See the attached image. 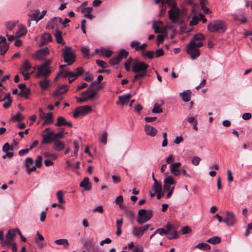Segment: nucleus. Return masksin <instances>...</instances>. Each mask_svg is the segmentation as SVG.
Returning a JSON list of instances; mask_svg holds the SVG:
<instances>
[{
    "label": "nucleus",
    "instance_id": "obj_1",
    "mask_svg": "<svg viewBox=\"0 0 252 252\" xmlns=\"http://www.w3.org/2000/svg\"><path fill=\"white\" fill-rule=\"evenodd\" d=\"M205 36L200 33L194 34L186 46L187 53L189 54L192 60L196 59L200 56L199 47L203 45L202 41L204 40Z\"/></svg>",
    "mask_w": 252,
    "mask_h": 252
},
{
    "label": "nucleus",
    "instance_id": "obj_2",
    "mask_svg": "<svg viewBox=\"0 0 252 252\" xmlns=\"http://www.w3.org/2000/svg\"><path fill=\"white\" fill-rule=\"evenodd\" d=\"M149 65L146 63L135 60L131 65L132 71L135 73L134 76L133 82L144 77L147 72Z\"/></svg>",
    "mask_w": 252,
    "mask_h": 252
},
{
    "label": "nucleus",
    "instance_id": "obj_3",
    "mask_svg": "<svg viewBox=\"0 0 252 252\" xmlns=\"http://www.w3.org/2000/svg\"><path fill=\"white\" fill-rule=\"evenodd\" d=\"M208 29L212 32L222 33L226 31L227 26L224 22L216 20L212 21L208 24Z\"/></svg>",
    "mask_w": 252,
    "mask_h": 252
},
{
    "label": "nucleus",
    "instance_id": "obj_4",
    "mask_svg": "<svg viewBox=\"0 0 252 252\" xmlns=\"http://www.w3.org/2000/svg\"><path fill=\"white\" fill-rule=\"evenodd\" d=\"M62 52L63 58V61L68 65H71L75 62L76 55L73 52L72 48L65 46L62 50Z\"/></svg>",
    "mask_w": 252,
    "mask_h": 252
},
{
    "label": "nucleus",
    "instance_id": "obj_5",
    "mask_svg": "<svg viewBox=\"0 0 252 252\" xmlns=\"http://www.w3.org/2000/svg\"><path fill=\"white\" fill-rule=\"evenodd\" d=\"M166 3L172 7L168 11L169 19L172 23H176L179 16V8L173 0H166Z\"/></svg>",
    "mask_w": 252,
    "mask_h": 252
},
{
    "label": "nucleus",
    "instance_id": "obj_6",
    "mask_svg": "<svg viewBox=\"0 0 252 252\" xmlns=\"http://www.w3.org/2000/svg\"><path fill=\"white\" fill-rule=\"evenodd\" d=\"M153 217V211L151 210H146L141 209L138 211L137 222L139 224H143L148 221Z\"/></svg>",
    "mask_w": 252,
    "mask_h": 252
},
{
    "label": "nucleus",
    "instance_id": "obj_7",
    "mask_svg": "<svg viewBox=\"0 0 252 252\" xmlns=\"http://www.w3.org/2000/svg\"><path fill=\"white\" fill-rule=\"evenodd\" d=\"M149 229H150L151 230H153L154 228L151 227V225L149 224L139 227H134L132 231V234L134 236L138 238H140Z\"/></svg>",
    "mask_w": 252,
    "mask_h": 252
},
{
    "label": "nucleus",
    "instance_id": "obj_8",
    "mask_svg": "<svg viewBox=\"0 0 252 252\" xmlns=\"http://www.w3.org/2000/svg\"><path fill=\"white\" fill-rule=\"evenodd\" d=\"M50 63V61H48L43 63L41 66H37V77H46L48 76L50 73L51 70L49 68V64Z\"/></svg>",
    "mask_w": 252,
    "mask_h": 252
},
{
    "label": "nucleus",
    "instance_id": "obj_9",
    "mask_svg": "<svg viewBox=\"0 0 252 252\" xmlns=\"http://www.w3.org/2000/svg\"><path fill=\"white\" fill-rule=\"evenodd\" d=\"M166 235L169 240L177 239L178 237V232L175 226L167 222L166 226Z\"/></svg>",
    "mask_w": 252,
    "mask_h": 252
},
{
    "label": "nucleus",
    "instance_id": "obj_10",
    "mask_svg": "<svg viewBox=\"0 0 252 252\" xmlns=\"http://www.w3.org/2000/svg\"><path fill=\"white\" fill-rule=\"evenodd\" d=\"M128 55V52L125 50L124 49H121L118 54L112 58L110 60V63L111 65H114L119 63L120 61L123 58H126Z\"/></svg>",
    "mask_w": 252,
    "mask_h": 252
},
{
    "label": "nucleus",
    "instance_id": "obj_11",
    "mask_svg": "<svg viewBox=\"0 0 252 252\" xmlns=\"http://www.w3.org/2000/svg\"><path fill=\"white\" fill-rule=\"evenodd\" d=\"M92 111V108L88 105L77 107L73 114L74 118L78 117L79 115H86Z\"/></svg>",
    "mask_w": 252,
    "mask_h": 252
},
{
    "label": "nucleus",
    "instance_id": "obj_12",
    "mask_svg": "<svg viewBox=\"0 0 252 252\" xmlns=\"http://www.w3.org/2000/svg\"><path fill=\"white\" fill-rule=\"evenodd\" d=\"M163 25V22L160 20L155 21L153 23L152 28L156 33L165 34L166 29L165 27H161Z\"/></svg>",
    "mask_w": 252,
    "mask_h": 252
},
{
    "label": "nucleus",
    "instance_id": "obj_13",
    "mask_svg": "<svg viewBox=\"0 0 252 252\" xmlns=\"http://www.w3.org/2000/svg\"><path fill=\"white\" fill-rule=\"evenodd\" d=\"M226 218L223 221L228 226H232L236 221L235 216L233 212L227 211L226 213Z\"/></svg>",
    "mask_w": 252,
    "mask_h": 252
},
{
    "label": "nucleus",
    "instance_id": "obj_14",
    "mask_svg": "<svg viewBox=\"0 0 252 252\" xmlns=\"http://www.w3.org/2000/svg\"><path fill=\"white\" fill-rule=\"evenodd\" d=\"M174 178L172 176H168L164 180L163 189L165 191L168 190L172 186L175 184V182L173 180Z\"/></svg>",
    "mask_w": 252,
    "mask_h": 252
},
{
    "label": "nucleus",
    "instance_id": "obj_15",
    "mask_svg": "<svg viewBox=\"0 0 252 252\" xmlns=\"http://www.w3.org/2000/svg\"><path fill=\"white\" fill-rule=\"evenodd\" d=\"M54 131H49L47 134L42 135V140L41 143L42 144H46L54 142V139L53 137Z\"/></svg>",
    "mask_w": 252,
    "mask_h": 252
},
{
    "label": "nucleus",
    "instance_id": "obj_16",
    "mask_svg": "<svg viewBox=\"0 0 252 252\" xmlns=\"http://www.w3.org/2000/svg\"><path fill=\"white\" fill-rule=\"evenodd\" d=\"M49 53V50L48 48L45 47L38 50L35 54V56L37 59L40 60L48 55Z\"/></svg>",
    "mask_w": 252,
    "mask_h": 252
},
{
    "label": "nucleus",
    "instance_id": "obj_17",
    "mask_svg": "<svg viewBox=\"0 0 252 252\" xmlns=\"http://www.w3.org/2000/svg\"><path fill=\"white\" fill-rule=\"evenodd\" d=\"M144 130L147 135L152 137H154L158 132L157 130L155 127L148 125L145 126Z\"/></svg>",
    "mask_w": 252,
    "mask_h": 252
},
{
    "label": "nucleus",
    "instance_id": "obj_18",
    "mask_svg": "<svg viewBox=\"0 0 252 252\" xmlns=\"http://www.w3.org/2000/svg\"><path fill=\"white\" fill-rule=\"evenodd\" d=\"M62 19L60 17H54L48 22L47 27L54 29L55 26H58L59 24H61Z\"/></svg>",
    "mask_w": 252,
    "mask_h": 252
},
{
    "label": "nucleus",
    "instance_id": "obj_19",
    "mask_svg": "<svg viewBox=\"0 0 252 252\" xmlns=\"http://www.w3.org/2000/svg\"><path fill=\"white\" fill-rule=\"evenodd\" d=\"M131 95L130 94H125L123 95H120L119 96V101L116 102L117 105L120 104L124 105L127 103L131 97Z\"/></svg>",
    "mask_w": 252,
    "mask_h": 252
},
{
    "label": "nucleus",
    "instance_id": "obj_20",
    "mask_svg": "<svg viewBox=\"0 0 252 252\" xmlns=\"http://www.w3.org/2000/svg\"><path fill=\"white\" fill-rule=\"evenodd\" d=\"M67 91V86L63 85L59 86L53 93V96L58 97L59 94H63Z\"/></svg>",
    "mask_w": 252,
    "mask_h": 252
},
{
    "label": "nucleus",
    "instance_id": "obj_21",
    "mask_svg": "<svg viewBox=\"0 0 252 252\" xmlns=\"http://www.w3.org/2000/svg\"><path fill=\"white\" fill-rule=\"evenodd\" d=\"M179 95L184 102H187L190 100L191 91L189 90H186L182 93H180Z\"/></svg>",
    "mask_w": 252,
    "mask_h": 252
},
{
    "label": "nucleus",
    "instance_id": "obj_22",
    "mask_svg": "<svg viewBox=\"0 0 252 252\" xmlns=\"http://www.w3.org/2000/svg\"><path fill=\"white\" fill-rule=\"evenodd\" d=\"M80 187L83 188L85 190H90L92 188V186L90 184L89 179L88 177H85L83 181L80 184Z\"/></svg>",
    "mask_w": 252,
    "mask_h": 252
},
{
    "label": "nucleus",
    "instance_id": "obj_23",
    "mask_svg": "<svg viewBox=\"0 0 252 252\" xmlns=\"http://www.w3.org/2000/svg\"><path fill=\"white\" fill-rule=\"evenodd\" d=\"M89 94V95L85 97L86 100L93 98L96 93L93 90V89L89 88L86 91L83 92L81 95L82 96H84L87 94Z\"/></svg>",
    "mask_w": 252,
    "mask_h": 252
},
{
    "label": "nucleus",
    "instance_id": "obj_24",
    "mask_svg": "<svg viewBox=\"0 0 252 252\" xmlns=\"http://www.w3.org/2000/svg\"><path fill=\"white\" fill-rule=\"evenodd\" d=\"M54 148L58 151L63 150L64 147V143L59 140L54 141Z\"/></svg>",
    "mask_w": 252,
    "mask_h": 252
},
{
    "label": "nucleus",
    "instance_id": "obj_25",
    "mask_svg": "<svg viewBox=\"0 0 252 252\" xmlns=\"http://www.w3.org/2000/svg\"><path fill=\"white\" fill-rule=\"evenodd\" d=\"M52 38L50 34L45 32L41 38V42L43 45L52 41Z\"/></svg>",
    "mask_w": 252,
    "mask_h": 252
},
{
    "label": "nucleus",
    "instance_id": "obj_26",
    "mask_svg": "<svg viewBox=\"0 0 252 252\" xmlns=\"http://www.w3.org/2000/svg\"><path fill=\"white\" fill-rule=\"evenodd\" d=\"M154 55L155 53L152 51L143 50L142 51V56L145 59H146L147 58L152 59L154 58Z\"/></svg>",
    "mask_w": 252,
    "mask_h": 252
},
{
    "label": "nucleus",
    "instance_id": "obj_27",
    "mask_svg": "<svg viewBox=\"0 0 252 252\" xmlns=\"http://www.w3.org/2000/svg\"><path fill=\"white\" fill-rule=\"evenodd\" d=\"M195 248H197L201 250L207 251L210 250L211 247L207 243H200L195 246Z\"/></svg>",
    "mask_w": 252,
    "mask_h": 252
},
{
    "label": "nucleus",
    "instance_id": "obj_28",
    "mask_svg": "<svg viewBox=\"0 0 252 252\" xmlns=\"http://www.w3.org/2000/svg\"><path fill=\"white\" fill-rule=\"evenodd\" d=\"M31 93V90L29 88H27L23 90H21L20 92L18 94V96L20 97H24L25 98H28L29 94Z\"/></svg>",
    "mask_w": 252,
    "mask_h": 252
},
{
    "label": "nucleus",
    "instance_id": "obj_29",
    "mask_svg": "<svg viewBox=\"0 0 252 252\" xmlns=\"http://www.w3.org/2000/svg\"><path fill=\"white\" fill-rule=\"evenodd\" d=\"M32 68V66L30 63L29 61L25 60L23 63L22 69L21 71L28 72Z\"/></svg>",
    "mask_w": 252,
    "mask_h": 252
},
{
    "label": "nucleus",
    "instance_id": "obj_30",
    "mask_svg": "<svg viewBox=\"0 0 252 252\" xmlns=\"http://www.w3.org/2000/svg\"><path fill=\"white\" fill-rule=\"evenodd\" d=\"M57 42L59 44L63 43V40L62 37V33L60 31H57L55 34Z\"/></svg>",
    "mask_w": 252,
    "mask_h": 252
},
{
    "label": "nucleus",
    "instance_id": "obj_31",
    "mask_svg": "<svg viewBox=\"0 0 252 252\" xmlns=\"http://www.w3.org/2000/svg\"><path fill=\"white\" fill-rule=\"evenodd\" d=\"M221 239L219 236H214L209 238L207 242L210 244L215 245L219 244L220 242Z\"/></svg>",
    "mask_w": 252,
    "mask_h": 252
},
{
    "label": "nucleus",
    "instance_id": "obj_32",
    "mask_svg": "<svg viewBox=\"0 0 252 252\" xmlns=\"http://www.w3.org/2000/svg\"><path fill=\"white\" fill-rule=\"evenodd\" d=\"M44 119H45V120L44 121L42 125H44L46 124H52L53 122L52 113H48L46 114L45 118Z\"/></svg>",
    "mask_w": 252,
    "mask_h": 252
},
{
    "label": "nucleus",
    "instance_id": "obj_33",
    "mask_svg": "<svg viewBox=\"0 0 252 252\" xmlns=\"http://www.w3.org/2000/svg\"><path fill=\"white\" fill-rule=\"evenodd\" d=\"M39 10L38 9L34 10L33 13L29 15V17L31 18L32 21H36L37 22L39 20L38 19V15L39 14Z\"/></svg>",
    "mask_w": 252,
    "mask_h": 252
},
{
    "label": "nucleus",
    "instance_id": "obj_34",
    "mask_svg": "<svg viewBox=\"0 0 252 252\" xmlns=\"http://www.w3.org/2000/svg\"><path fill=\"white\" fill-rule=\"evenodd\" d=\"M55 242L57 244L59 245H63L65 248H67L68 245L69 243L67 239H61L56 240Z\"/></svg>",
    "mask_w": 252,
    "mask_h": 252
},
{
    "label": "nucleus",
    "instance_id": "obj_35",
    "mask_svg": "<svg viewBox=\"0 0 252 252\" xmlns=\"http://www.w3.org/2000/svg\"><path fill=\"white\" fill-rule=\"evenodd\" d=\"M27 33V29L26 28L22 27L20 28L19 30L16 32V36L17 38H19L23 35H25Z\"/></svg>",
    "mask_w": 252,
    "mask_h": 252
},
{
    "label": "nucleus",
    "instance_id": "obj_36",
    "mask_svg": "<svg viewBox=\"0 0 252 252\" xmlns=\"http://www.w3.org/2000/svg\"><path fill=\"white\" fill-rule=\"evenodd\" d=\"M170 170L171 173L176 176H179L181 173V171L178 169V167H175L171 165H170Z\"/></svg>",
    "mask_w": 252,
    "mask_h": 252
},
{
    "label": "nucleus",
    "instance_id": "obj_37",
    "mask_svg": "<svg viewBox=\"0 0 252 252\" xmlns=\"http://www.w3.org/2000/svg\"><path fill=\"white\" fill-rule=\"evenodd\" d=\"M39 85L43 90H46L49 86V81L47 79H44L39 82Z\"/></svg>",
    "mask_w": 252,
    "mask_h": 252
},
{
    "label": "nucleus",
    "instance_id": "obj_38",
    "mask_svg": "<svg viewBox=\"0 0 252 252\" xmlns=\"http://www.w3.org/2000/svg\"><path fill=\"white\" fill-rule=\"evenodd\" d=\"M100 52L101 54L105 55L107 58H109L112 54V51L104 48H101Z\"/></svg>",
    "mask_w": 252,
    "mask_h": 252
},
{
    "label": "nucleus",
    "instance_id": "obj_39",
    "mask_svg": "<svg viewBox=\"0 0 252 252\" xmlns=\"http://www.w3.org/2000/svg\"><path fill=\"white\" fill-rule=\"evenodd\" d=\"M152 111L153 113H160L162 112V109L158 103H155Z\"/></svg>",
    "mask_w": 252,
    "mask_h": 252
},
{
    "label": "nucleus",
    "instance_id": "obj_40",
    "mask_svg": "<svg viewBox=\"0 0 252 252\" xmlns=\"http://www.w3.org/2000/svg\"><path fill=\"white\" fill-rule=\"evenodd\" d=\"M63 191H62V190H59L57 192V197L58 200L59 201V202L61 204H63L65 202V201L64 200L63 198Z\"/></svg>",
    "mask_w": 252,
    "mask_h": 252
},
{
    "label": "nucleus",
    "instance_id": "obj_41",
    "mask_svg": "<svg viewBox=\"0 0 252 252\" xmlns=\"http://www.w3.org/2000/svg\"><path fill=\"white\" fill-rule=\"evenodd\" d=\"M66 122V121L65 118L63 117H59L57 119V123L56 124V126H60L63 125H65Z\"/></svg>",
    "mask_w": 252,
    "mask_h": 252
},
{
    "label": "nucleus",
    "instance_id": "obj_42",
    "mask_svg": "<svg viewBox=\"0 0 252 252\" xmlns=\"http://www.w3.org/2000/svg\"><path fill=\"white\" fill-rule=\"evenodd\" d=\"M8 49V45L6 44H0V54L3 55Z\"/></svg>",
    "mask_w": 252,
    "mask_h": 252
},
{
    "label": "nucleus",
    "instance_id": "obj_43",
    "mask_svg": "<svg viewBox=\"0 0 252 252\" xmlns=\"http://www.w3.org/2000/svg\"><path fill=\"white\" fill-rule=\"evenodd\" d=\"M125 214L126 215L127 217L129 219L132 220L134 219V213L133 211L127 209H125Z\"/></svg>",
    "mask_w": 252,
    "mask_h": 252
},
{
    "label": "nucleus",
    "instance_id": "obj_44",
    "mask_svg": "<svg viewBox=\"0 0 252 252\" xmlns=\"http://www.w3.org/2000/svg\"><path fill=\"white\" fill-rule=\"evenodd\" d=\"M153 189L156 192L162 191L161 185L160 183H158V181L154 182Z\"/></svg>",
    "mask_w": 252,
    "mask_h": 252
},
{
    "label": "nucleus",
    "instance_id": "obj_45",
    "mask_svg": "<svg viewBox=\"0 0 252 252\" xmlns=\"http://www.w3.org/2000/svg\"><path fill=\"white\" fill-rule=\"evenodd\" d=\"M15 234L16 230L15 229L9 230L6 234V237L7 239H13L15 237Z\"/></svg>",
    "mask_w": 252,
    "mask_h": 252
},
{
    "label": "nucleus",
    "instance_id": "obj_46",
    "mask_svg": "<svg viewBox=\"0 0 252 252\" xmlns=\"http://www.w3.org/2000/svg\"><path fill=\"white\" fill-rule=\"evenodd\" d=\"M107 133L106 131L103 132L101 136L100 137V142L104 145L107 143Z\"/></svg>",
    "mask_w": 252,
    "mask_h": 252
},
{
    "label": "nucleus",
    "instance_id": "obj_47",
    "mask_svg": "<svg viewBox=\"0 0 252 252\" xmlns=\"http://www.w3.org/2000/svg\"><path fill=\"white\" fill-rule=\"evenodd\" d=\"M140 43V42L137 40H132L130 43V46L131 48H134L136 51H138V46Z\"/></svg>",
    "mask_w": 252,
    "mask_h": 252
},
{
    "label": "nucleus",
    "instance_id": "obj_48",
    "mask_svg": "<svg viewBox=\"0 0 252 252\" xmlns=\"http://www.w3.org/2000/svg\"><path fill=\"white\" fill-rule=\"evenodd\" d=\"M12 119L13 121L20 122L23 119V117L21 113L18 112L12 117Z\"/></svg>",
    "mask_w": 252,
    "mask_h": 252
},
{
    "label": "nucleus",
    "instance_id": "obj_49",
    "mask_svg": "<svg viewBox=\"0 0 252 252\" xmlns=\"http://www.w3.org/2000/svg\"><path fill=\"white\" fill-rule=\"evenodd\" d=\"M42 158L41 156H38L35 160V165L37 168H40L42 165Z\"/></svg>",
    "mask_w": 252,
    "mask_h": 252
},
{
    "label": "nucleus",
    "instance_id": "obj_50",
    "mask_svg": "<svg viewBox=\"0 0 252 252\" xmlns=\"http://www.w3.org/2000/svg\"><path fill=\"white\" fill-rule=\"evenodd\" d=\"M132 61V58H129L127 61L125 63V67L126 71H129L130 70V66L131 64V63Z\"/></svg>",
    "mask_w": 252,
    "mask_h": 252
},
{
    "label": "nucleus",
    "instance_id": "obj_51",
    "mask_svg": "<svg viewBox=\"0 0 252 252\" xmlns=\"http://www.w3.org/2000/svg\"><path fill=\"white\" fill-rule=\"evenodd\" d=\"M63 131H60L59 132L57 133H54L53 135V137L54 139V140H56V139L57 138H62L63 137Z\"/></svg>",
    "mask_w": 252,
    "mask_h": 252
},
{
    "label": "nucleus",
    "instance_id": "obj_52",
    "mask_svg": "<svg viewBox=\"0 0 252 252\" xmlns=\"http://www.w3.org/2000/svg\"><path fill=\"white\" fill-rule=\"evenodd\" d=\"M199 18L197 16H194L192 20L190 21V25L191 26H195L197 24Z\"/></svg>",
    "mask_w": 252,
    "mask_h": 252
},
{
    "label": "nucleus",
    "instance_id": "obj_53",
    "mask_svg": "<svg viewBox=\"0 0 252 252\" xmlns=\"http://www.w3.org/2000/svg\"><path fill=\"white\" fill-rule=\"evenodd\" d=\"M25 166L28 165V166H30V165H32L33 163V160L32 158L28 157L25 160Z\"/></svg>",
    "mask_w": 252,
    "mask_h": 252
},
{
    "label": "nucleus",
    "instance_id": "obj_54",
    "mask_svg": "<svg viewBox=\"0 0 252 252\" xmlns=\"http://www.w3.org/2000/svg\"><path fill=\"white\" fill-rule=\"evenodd\" d=\"M47 208L45 209V210L42 211L40 214V220L41 221L43 222L45 220L46 216V211L47 210Z\"/></svg>",
    "mask_w": 252,
    "mask_h": 252
},
{
    "label": "nucleus",
    "instance_id": "obj_55",
    "mask_svg": "<svg viewBox=\"0 0 252 252\" xmlns=\"http://www.w3.org/2000/svg\"><path fill=\"white\" fill-rule=\"evenodd\" d=\"M201 160V159L198 157H194L192 158V163L194 165H198Z\"/></svg>",
    "mask_w": 252,
    "mask_h": 252
},
{
    "label": "nucleus",
    "instance_id": "obj_56",
    "mask_svg": "<svg viewBox=\"0 0 252 252\" xmlns=\"http://www.w3.org/2000/svg\"><path fill=\"white\" fill-rule=\"evenodd\" d=\"M132 252H143V248L140 245H138L134 247Z\"/></svg>",
    "mask_w": 252,
    "mask_h": 252
},
{
    "label": "nucleus",
    "instance_id": "obj_57",
    "mask_svg": "<svg viewBox=\"0 0 252 252\" xmlns=\"http://www.w3.org/2000/svg\"><path fill=\"white\" fill-rule=\"evenodd\" d=\"M73 72H74V73H75L76 77H78L82 73H83V69L82 68V67H78L76 69H75Z\"/></svg>",
    "mask_w": 252,
    "mask_h": 252
},
{
    "label": "nucleus",
    "instance_id": "obj_58",
    "mask_svg": "<svg viewBox=\"0 0 252 252\" xmlns=\"http://www.w3.org/2000/svg\"><path fill=\"white\" fill-rule=\"evenodd\" d=\"M43 155L46 158H52L53 159L56 158V156L55 155L51 154L48 152H44Z\"/></svg>",
    "mask_w": 252,
    "mask_h": 252
},
{
    "label": "nucleus",
    "instance_id": "obj_59",
    "mask_svg": "<svg viewBox=\"0 0 252 252\" xmlns=\"http://www.w3.org/2000/svg\"><path fill=\"white\" fill-rule=\"evenodd\" d=\"M5 26L8 30L12 31L15 27V24L12 22H8L5 24Z\"/></svg>",
    "mask_w": 252,
    "mask_h": 252
},
{
    "label": "nucleus",
    "instance_id": "obj_60",
    "mask_svg": "<svg viewBox=\"0 0 252 252\" xmlns=\"http://www.w3.org/2000/svg\"><path fill=\"white\" fill-rule=\"evenodd\" d=\"M191 231V229L188 226H184L182 228V233L185 234L189 233Z\"/></svg>",
    "mask_w": 252,
    "mask_h": 252
},
{
    "label": "nucleus",
    "instance_id": "obj_61",
    "mask_svg": "<svg viewBox=\"0 0 252 252\" xmlns=\"http://www.w3.org/2000/svg\"><path fill=\"white\" fill-rule=\"evenodd\" d=\"M36 167L35 165L32 167H30V166H28V165H26V168L27 169V173L29 174H31L32 172L36 170Z\"/></svg>",
    "mask_w": 252,
    "mask_h": 252
},
{
    "label": "nucleus",
    "instance_id": "obj_62",
    "mask_svg": "<svg viewBox=\"0 0 252 252\" xmlns=\"http://www.w3.org/2000/svg\"><path fill=\"white\" fill-rule=\"evenodd\" d=\"M164 54V51L162 48H159L156 51L155 56L156 57H159L162 56Z\"/></svg>",
    "mask_w": 252,
    "mask_h": 252
},
{
    "label": "nucleus",
    "instance_id": "obj_63",
    "mask_svg": "<svg viewBox=\"0 0 252 252\" xmlns=\"http://www.w3.org/2000/svg\"><path fill=\"white\" fill-rule=\"evenodd\" d=\"M30 150L29 149H25L21 150L19 151L18 154L20 156H24V155L27 154L29 153Z\"/></svg>",
    "mask_w": 252,
    "mask_h": 252
},
{
    "label": "nucleus",
    "instance_id": "obj_64",
    "mask_svg": "<svg viewBox=\"0 0 252 252\" xmlns=\"http://www.w3.org/2000/svg\"><path fill=\"white\" fill-rule=\"evenodd\" d=\"M239 17H240V18H239V20L240 21L241 24H244L247 22V19L244 14H242V15H240Z\"/></svg>",
    "mask_w": 252,
    "mask_h": 252
}]
</instances>
